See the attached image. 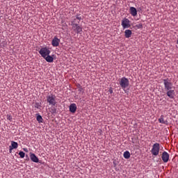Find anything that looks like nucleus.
Returning a JSON list of instances; mask_svg holds the SVG:
<instances>
[{"mask_svg": "<svg viewBox=\"0 0 178 178\" xmlns=\"http://www.w3.org/2000/svg\"><path fill=\"white\" fill-rule=\"evenodd\" d=\"M47 102L49 106H56V96L54 95H49L46 97Z\"/></svg>", "mask_w": 178, "mask_h": 178, "instance_id": "1", "label": "nucleus"}, {"mask_svg": "<svg viewBox=\"0 0 178 178\" xmlns=\"http://www.w3.org/2000/svg\"><path fill=\"white\" fill-rule=\"evenodd\" d=\"M119 84L122 90H126V88L130 86V81H129V79L122 77L120 79Z\"/></svg>", "mask_w": 178, "mask_h": 178, "instance_id": "2", "label": "nucleus"}, {"mask_svg": "<svg viewBox=\"0 0 178 178\" xmlns=\"http://www.w3.org/2000/svg\"><path fill=\"white\" fill-rule=\"evenodd\" d=\"M160 149H161V145H159V143H154L151 149L152 155H154V156H158V155H159Z\"/></svg>", "mask_w": 178, "mask_h": 178, "instance_id": "3", "label": "nucleus"}, {"mask_svg": "<svg viewBox=\"0 0 178 178\" xmlns=\"http://www.w3.org/2000/svg\"><path fill=\"white\" fill-rule=\"evenodd\" d=\"M163 84H164V89L165 91H168L169 90H173L175 88V86H173V83L172 81H170L169 79H165L163 80Z\"/></svg>", "mask_w": 178, "mask_h": 178, "instance_id": "4", "label": "nucleus"}, {"mask_svg": "<svg viewBox=\"0 0 178 178\" xmlns=\"http://www.w3.org/2000/svg\"><path fill=\"white\" fill-rule=\"evenodd\" d=\"M83 19V17L81 14H77L76 17H72V20L71 22V25L73 26H77L79 25V23H80V21Z\"/></svg>", "mask_w": 178, "mask_h": 178, "instance_id": "5", "label": "nucleus"}, {"mask_svg": "<svg viewBox=\"0 0 178 178\" xmlns=\"http://www.w3.org/2000/svg\"><path fill=\"white\" fill-rule=\"evenodd\" d=\"M39 54L42 58H44L45 57L48 56L49 54H51V50H49V49H48L47 47H42L39 51Z\"/></svg>", "mask_w": 178, "mask_h": 178, "instance_id": "6", "label": "nucleus"}, {"mask_svg": "<svg viewBox=\"0 0 178 178\" xmlns=\"http://www.w3.org/2000/svg\"><path fill=\"white\" fill-rule=\"evenodd\" d=\"M121 24L123 29H129V27H131L130 20L127 18L122 19Z\"/></svg>", "mask_w": 178, "mask_h": 178, "instance_id": "7", "label": "nucleus"}, {"mask_svg": "<svg viewBox=\"0 0 178 178\" xmlns=\"http://www.w3.org/2000/svg\"><path fill=\"white\" fill-rule=\"evenodd\" d=\"M169 153H168L167 152H163L161 156V159L163 162H164V163H168V162H169Z\"/></svg>", "mask_w": 178, "mask_h": 178, "instance_id": "8", "label": "nucleus"}, {"mask_svg": "<svg viewBox=\"0 0 178 178\" xmlns=\"http://www.w3.org/2000/svg\"><path fill=\"white\" fill-rule=\"evenodd\" d=\"M60 43V39L58 38V37L55 36L51 41L52 47H59V44Z\"/></svg>", "mask_w": 178, "mask_h": 178, "instance_id": "9", "label": "nucleus"}, {"mask_svg": "<svg viewBox=\"0 0 178 178\" xmlns=\"http://www.w3.org/2000/svg\"><path fill=\"white\" fill-rule=\"evenodd\" d=\"M72 29L74 30L76 34H81L83 31V27L79 26V24L76 26H72Z\"/></svg>", "mask_w": 178, "mask_h": 178, "instance_id": "10", "label": "nucleus"}, {"mask_svg": "<svg viewBox=\"0 0 178 178\" xmlns=\"http://www.w3.org/2000/svg\"><path fill=\"white\" fill-rule=\"evenodd\" d=\"M166 91H167V95L169 97V98H170L171 99H173L176 94V92H175V90L170 89Z\"/></svg>", "mask_w": 178, "mask_h": 178, "instance_id": "11", "label": "nucleus"}, {"mask_svg": "<svg viewBox=\"0 0 178 178\" xmlns=\"http://www.w3.org/2000/svg\"><path fill=\"white\" fill-rule=\"evenodd\" d=\"M76 111H77V106L76 104H71L70 106V112H71V113H76Z\"/></svg>", "mask_w": 178, "mask_h": 178, "instance_id": "12", "label": "nucleus"}, {"mask_svg": "<svg viewBox=\"0 0 178 178\" xmlns=\"http://www.w3.org/2000/svg\"><path fill=\"white\" fill-rule=\"evenodd\" d=\"M30 158H31V161H32V162H35V163H38V157H37V156H35L34 154H30Z\"/></svg>", "mask_w": 178, "mask_h": 178, "instance_id": "13", "label": "nucleus"}, {"mask_svg": "<svg viewBox=\"0 0 178 178\" xmlns=\"http://www.w3.org/2000/svg\"><path fill=\"white\" fill-rule=\"evenodd\" d=\"M129 12L131 16H137V9L134 7H130Z\"/></svg>", "mask_w": 178, "mask_h": 178, "instance_id": "14", "label": "nucleus"}, {"mask_svg": "<svg viewBox=\"0 0 178 178\" xmlns=\"http://www.w3.org/2000/svg\"><path fill=\"white\" fill-rule=\"evenodd\" d=\"M132 34H133V32L130 29H127L124 31V35L126 38H130Z\"/></svg>", "mask_w": 178, "mask_h": 178, "instance_id": "15", "label": "nucleus"}, {"mask_svg": "<svg viewBox=\"0 0 178 178\" xmlns=\"http://www.w3.org/2000/svg\"><path fill=\"white\" fill-rule=\"evenodd\" d=\"M17 147H19V144H17V142L12 141L11 142V146H10L9 148H10V150L11 149H16L17 148Z\"/></svg>", "mask_w": 178, "mask_h": 178, "instance_id": "16", "label": "nucleus"}, {"mask_svg": "<svg viewBox=\"0 0 178 178\" xmlns=\"http://www.w3.org/2000/svg\"><path fill=\"white\" fill-rule=\"evenodd\" d=\"M44 59H45L47 62H49V63H52V62H54V57L49 56V54L47 55Z\"/></svg>", "mask_w": 178, "mask_h": 178, "instance_id": "17", "label": "nucleus"}, {"mask_svg": "<svg viewBox=\"0 0 178 178\" xmlns=\"http://www.w3.org/2000/svg\"><path fill=\"white\" fill-rule=\"evenodd\" d=\"M159 123H162V124H168V120H165L163 119V115H161L160 118L159 119Z\"/></svg>", "mask_w": 178, "mask_h": 178, "instance_id": "18", "label": "nucleus"}, {"mask_svg": "<svg viewBox=\"0 0 178 178\" xmlns=\"http://www.w3.org/2000/svg\"><path fill=\"white\" fill-rule=\"evenodd\" d=\"M123 156L125 159H129L130 158V152L129 151L124 152Z\"/></svg>", "mask_w": 178, "mask_h": 178, "instance_id": "19", "label": "nucleus"}, {"mask_svg": "<svg viewBox=\"0 0 178 178\" xmlns=\"http://www.w3.org/2000/svg\"><path fill=\"white\" fill-rule=\"evenodd\" d=\"M49 112L51 113V115H55V113H56V108L51 106L49 108Z\"/></svg>", "mask_w": 178, "mask_h": 178, "instance_id": "20", "label": "nucleus"}, {"mask_svg": "<svg viewBox=\"0 0 178 178\" xmlns=\"http://www.w3.org/2000/svg\"><path fill=\"white\" fill-rule=\"evenodd\" d=\"M36 120L38 122V123H42V117L40 115H38L36 118Z\"/></svg>", "mask_w": 178, "mask_h": 178, "instance_id": "21", "label": "nucleus"}, {"mask_svg": "<svg viewBox=\"0 0 178 178\" xmlns=\"http://www.w3.org/2000/svg\"><path fill=\"white\" fill-rule=\"evenodd\" d=\"M34 106L37 109H40V108H41V103L36 102L35 103Z\"/></svg>", "mask_w": 178, "mask_h": 178, "instance_id": "22", "label": "nucleus"}, {"mask_svg": "<svg viewBox=\"0 0 178 178\" xmlns=\"http://www.w3.org/2000/svg\"><path fill=\"white\" fill-rule=\"evenodd\" d=\"M19 155L20 158L23 159L26 156V153L24 152H19Z\"/></svg>", "mask_w": 178, "mask_h": 178, "instance_id": "23", "label": "nucleus"}, {"mask_svg": "<svg viewBox=\"0 0 178 178\" xmlns=\"http://www.w3.org/2000/svg\"><path fill=\"white\" fill-rule=\"evenodd\" d=\"M7 120H9L10 122H12L13 120V118L10 115H7Z\"/></svg>", "mask_w": 178, "mask_h": 178, "instance_id": "24", "label": "nucleus"}, {"mask_svg": "<svg viewBox=\"0 0 178 178\" xmlns=\"http://www.w3.org/2000/svg\"><path fill=\"white\" fill-rule=\"evenodd\" d=\"M110 94H113V90L112 88L109 89Z\"/></svg>", "mask_w": 178, "mask_h": 178, "instance_id": "25", "label": "nucleus"}, {"mask_svg": "<svg viewBox=\"0 0 178 178\" xmlns=\"http://www.w3.org/2000/svg\"><path fill=\"white\" fill-rule=\"evenodd\" d=\"M23 151H24L25 152H29V149L23 148Z\"/></svg>", "mask_w": 178, "mask_h": 178, "instance_id": "26", "label": "nucleus"}, {"mask_svg": "<svg viewBox=\"0 0 178 178\" xmlns=\"http://www.w3.org/2000/svg\"><path fill=\"white\" fill-rule=\"evenodd\" d=\"M9 151H10V153H12V149L10 150V148Z\"/></svg>", "mask_w": 178, "mask_h": 178, "instance_id": "27", "label": "nucleus"}, {"mask_svg": "<svg viewBox=\"0 0 178 178\" xmlns=\"http://www.w3.org/2000/svg\"><path fill=\"white\" fill-rule=\"evenodd\" d=\"M0 19H1V17H0Z\"/></svg>", "mask_w": 178, "mask_h": 178, "instance_id": "28", "label": "nucleus"}]
</instances>
